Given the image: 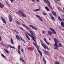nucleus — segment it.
Here are the masks:
<instances>
[{"instance_id": "1", "label": "nucleus", "mask_w": 64, "mask_h": 64, "mask_svg": "<svg viewBox=\"0 0 64 64\" xmlns=\"http://www.w3.org/2000/svg\"><path fill=\"white\" fill-rule=\"evenodd\" d=\"M22 25L25 28H26L27 29H28V30H29L30 32V33L31 34H32V35H33L34 37V38L35 39L36 38V37L35 36V34H33V32H32L31 30L29 28L28 26H27L26 25L24 24H22Z\"/></svg>"}, {"instance_id": "2", "label": "nucleus", "mask_w": 64, "mask_h": 64, "mask_svg": "<svg viewBox=\"0 0 64 64\" xmlns=\"http://www.w3.org/2000/svg\"><path fill=\"white\" fill-rule=\"evenodd\" d=\"M44 0L45 1V2L46 3V4H48V7H49L51 9H52L53 10V8L50 6V2H49L48 0Z\"/></svg>"}, {"instance_id": "3", "label": "nucleus", "mask_w": 64, "mask_h": 64, "mask_svg": "<svg viewBox=\"0 0 64 64\" xmlns=\"http://www.w3.org/2000/svg\"><path fill=\"white\" fill-rule=\"evenodd\" d=\"M54 40L55 42L54 46H58V44L59 43V41L58 40L55 38H54Z\"/></svg>"}, {"instance_id": "4", "label": "nucleus", "mask_w": 64, "mask_h": 64, "mask_svg": "<svg viewBox=\"0 0 64 64\" xmlns=\"http://www.w3.org/2000/svg\"><path fill=\"white\" fill-rule=\"evenodd\" d=\"M40 42H41V45L45 49H48V50H49V48H48L47 47H46V46L45 45V44H44V43H43V42H42V40L40 41Z\"/></svg>"}, {"instance_id": "5", "label": "nucleus", "mask_w": 64, "mask_h": 64, "mask_svg": "<svg viewBox=\"0 0 64 64\" xmlns=\"http://www.w3.org/2000/svg\"><path fill=\"white\" fill-rule=\"evenodd\" d=\"M18 12L20 13V15H21L22 17H26V15H25V14L23 13V12H22L21 11L18 10Z\"/></svg>"}, {"instance_id": "6", "label": "nucleus", "mask_w": 64, "mask_h": 64, "mask_svg": "<svg viewBox=\"0 0 64 64\" xmlns=\"http://www.w3.org/2000/svg\"><path fill=\"white\" fill-rule=\"evenodd\" d=\"M9 47L10 48H13V49H16V48L14 46H13L10 45H8L6 47V49H8Z\"/></svg>"}, {"instance_id": "7", "label": "nucleus", "mask_w": 64, "mask_h": 64, "mask_svg": "<svg viewBox=\"0 0 64 64\" xmlns=\"http://www.w3.org/2000/svg\"><path fill=\"white\" fill-rule=\"evenodd\" d=\"M43 51L44 52V53L46 55H49V52H48V51H46L45 50H44L43 49H42Z\"/></svg>"}, {"instance_id": "8", "label": "nucleus", "mask_w": 64, "mask_h": 64, "mask_svg": "<svg viewBox=\"0 0 64 64\" xmlns=\"http://www.w3.org/2000/svg\"><path fill=\"white\" fill-rule=\"evenodd\" d=\"M50 30L52 32H53L54 33V34H56V32L55 31V30H54L52 28H50Z\"/></svg>"}, {"instance_id": "9", "label": "nucleus", "mask_w": 64, "mask_h": 64, "mask_svg": "<svg viewBox=\"0 0 64 64\" xmlns=\"http://www.w3.org/2000/svg\"><path fill=\"white\" fill-rule=\"evenodd\" d=\"M37 48L38 51V52L39 53L41 56H42V54L41 52H40V50H39V46H38L37 47Z\"/></svg>"}, {"instance_id": "10", "label": "nucleus", "mask_w": 64, "mask_h": 64, "mask_svg": "<svg viewBox=\"0 0 64 64\" xmlns=\"http://www.w3.org/2000/svg\"><path fill=\"white\" fill-rule=\"evenodd\" d=\"M29 26L30 27H31L32 28V29H34L35 30H37V28H36L34 26H33L32 25H29Z\"/></svg>"}, {"instance_id": "11", "label": "nucleus", "mask_w": 64, "mask_h": 64, "mask_svg": "<svg viewBox=\"0 0 64 64\" xmlns=\"http://www.w3.org/2000/svg\"><path fill=\"white\" fill-rule=\"evenodd\" d=\"M8 17L9 18L10 22H12V19H13V18H12V16H11L9 14Z\"/></svg>"}, {"instance_id": "12", "label": "nucleus", "mask_w": 64, "mask_h": 64, "mask_svg": "<svg viewBox=\"0 0 64 64\" xmlns=\"http://www.w3.org/2000/svg\"><path fill=\"white\" fill-rule=\"evenodd\" d=\"M30 35H31V37L32 40H33L34 41L36 44H37V42H36V41L35 40V38H34V36H33V35H31V34H30Z\"/></svg>"}, {"instance_id": "13", "label": "nucleus", "mask_w": 64, "mask_h": 64, "mask_svg": "<svg viewBox=\"0 0 64 64\" xmlns=\"http://www.w3.org/2000/svg\"><path fill=\"white\" fill-rule=\"evenodd\" d=\"M51 12L52 14H53V15H54V16H57V15L56 14V12H54L53 10H51Z\"/></svg>"}, {"instance_id": "14", "label": "nucleus", "mask_w": 64, "mask_h": 64, "mask_svg": "<svg viewBox=\"0 0 64 64\" xmlns=\"http://www.w3.org/2000/svg\"><path fill=\"white\" fill-rule=\"evenodd\" d=\"M36 16L37 17H38V18H39L40 20V21H41L42 22L43 20H42V19L41 18V17H40V16L37 15H36Z\"/></svg>"}, {"instance_id": "15", "label": "nucleus", "mask_w": 64, "mask_h": 64, "mask_svg": "<svg viewBox=\"0 0 64 64\" xmlns=\"http://www.w3.org/2000/svg\"><path fill=\"white\" fill-rule=\"evenodd\" d=\"M16 39L18 40H19V41L20 40V36L19 37V36H18V35H16Z\"/></svg>"}, {"instance_id": "16", "label": "nucleus", "mask_w": 64, "mask_h": 64, "mask_svg": "<svg viewBox=\"0 0 64 64\" xmlns=\"http://www.w3.org/2000/svg\"><path fill=\"white\" fill-rule=\"evenodd\" d=\"M1 18L2 19V20L3 22H4V23H5V24H6V21L3 18L2 16L1 17Z\"/></svg>"}, {"instance_id": "17", "label": "nucleus", "mask_w": 64, "mask_h": 64, "mask_svg": "<svg viewBox=\"0 0 64 64\" xmlns=\"http://www.w3.org/2000/svg\"><path fill=\"white\" fill-rule=\"evenodd\" d=\"M48 33L49 35H52V32L50 30H48Z\"/></svg>"}, {"instance_id": "18", "label": "nucleus", "mask_w": 64, "mask_h": 64, "mask_svg": "<svg viewBox=\"0 0 64 64\" xmlns=\"http://www.w3.org/2000/svg\"><path fill=\"white\" fill-rule=\"evenodd\" d=\"M44 41L46 43V44H48V45L49 46V43H48V42H47V41H46V39L45 38H44Z\"/></svg>"}, {"instance_id": "19", "label": "nucleus", "mask_w": 64, "mask_h": 64, "mask_svg": "<svg viewBox=\"0 0 64 64\" xmlns=\"http://www.w3.org/2000/svg\"><path fill=\"white\" fill-rule=\"evenodd\" d=\"M4 7V4H1L0 3V8H2L3 7Z\"/></svg>"}, {"instance_id": "20", "label": "nucleus", "mask_w": 64, "mask_h": 64, "mask_svg": "<svg viewBox=\"0 0 64 64\" xmlns=\"http://www.w3.org/2000/svg\"><path fill=\"white\" fill-rule=\"evenodd\" d=\"M39 10H40V8H39L38 9H36L35 10H34V12H37V11H39Z\"/></svg>"}, {"instance_id": "21", "label": "nucleus", "mask_w": 64, "mask_h": 64, "mask_svg": "<svg viewBox=\"0 0 64 64\" xmlns=\"http://www.w3.org/2000/svg\"><path fill=\"white\" fill-rule=\"evenodd\" d=\"M20 38L21 40H22V41H23L24 42V43H26V42H25V40L22 39V38L21 36H20Z\"/></svg>"}, {"instance_id": "22", "label": "nucleus", "mask_w": 64, "mask_h": 64, "mask_svg": "<svg viewBox=\"0 0 64 64\" xmlns=\"http://www.w3.org/2000/svg\"><path fill=\"white\" fill-rule=\"evenodd\" d=\"M42 59H43V60L44 62V63L45 64H46V60H45V58L44 57H43L42 58Z\"/></svg>"}, {"instance_id": "23", "label": "nucleus", "mask_w": 64, "mask_h": 64, "mask_svg": "<svg viewBox=\"0 0 64 64\" xmlns=\"http://www.w3.org/2000/svg\"><path fill=\"white\" fill-rule=\"evenodd\" d=\"M21 60L22 61V62H24V60H23V58H20V61H21Z\"/></svg>"}, {"instance_id": "24", "label": "nucleus", "mask_w": 64, "mask_h": 64, "mask_svg": "<svg viewBox=\"0 0 64 64\" xmlns=\"http://www.w3.org/2000/svg\"><path fill=\"white\" fill-rule=\"evenodd\" d=\"M4 50L6 52V53H8V54H9V51L8 50H6V49H4Z\"/></svg>"}, {"instance_id": "25", "label": "nucleus", "mask_w": 64, "mask_h": 64, "mask_svg": "<svg viewBox=\"0 0 64 64\" xmlns=\"http://www.w3.org/2000/svg\"><path fill=\"white\" fill-rule=\"evenodd\" d=\"M10 41L12 44H14V42H13V39L12 38H11Z\"/></svg>"}, {"instance_id": "26", "label": "nucleus", "mask_w": 64, "mask_h": 64, "mask_svg": "<svg viewBox=\"0 0 64 64\" xmlns=\"http://www.w3.org/2000/svg\"><path fill=\"white\" fill-rule=\"evenodd\" d=\"M45 8L48 11H49V9L47 7V6H46L45 7Z\"/></svg>"}, {"instance_id": "27", "label": "nucleus", "mask_w": 64, "mask_h": 64, "mask_svg": "<svg viewBox=\"0 0 64 64\" xmlns=\"http://www.w3.org/2000/svg\"><path fill=\"white\" fill-rule=\"evenodd\" d=\"M26 37H27L28 40H30V38H29V36H28V35L26 34Z\"/></svg>"}, {"instance_id": "28", "label": "nucleus", "mask_w": 64, "mask_h": 64, "mask_svg": "<svg viewBox=\"0 0 64 64\" xmlns=\"http://www.w3.org/2000/svg\"><path fill=\"white\" fill-rule=\"evenodd\" d=\"M61 24L62 26L63 27L64 26V22H61Z\"/></svg>"}, {"instance_id": "29", "label": "nucleus", "mask_w": 64, "mask_h": 64, "mask_svg": "<svg viewBox=\"0 0 64 64\" xmlns=\"http://www.w3.org/2000/svg\"><path fill=\"white\" fill-rule=\"evenodd\" d=\"M58 20H60V21L62 22V20H61V18H60V16H58Z\"/></svg>"}, {"instance_id": "30", "label": "nucleus", "mask_w": 64, "mask_h": 64, "mask_svg": "<svg viewBox=\"0 0 64 64\" xmlns=\"http://www.w3.org/2000/svg\"><path fill=\"white\" fill-rule=\"evenodd\" d=\"M5 2H6V4L7 5L9 6V4L8 3V2H7V0H5Z\"/></svg>"}, {"instance_id": "31", "label": "nucleus", "mask_w": 64, "mask_h": 64, "mask_svg": "<svg viewBox=\"0 0 64 64\" xmlns=\"http://www.w3.org/2000/svg\"><path fill=\"white\" fill-rule=\"evenodd\" d=\"M1 55L2 56L3 58H6V57H5V56H4V55H3V54H1Z\"/></svg>"}, {"instance_id": "32", "label": "nucleus", "mask_w": 64, "mask_h": 64, "mask_svg": "<svg viewBox=\"0 0 64 64\" xmlns=\"http://www.w3.org/2000/svg\"><path fill=\"white\" fill-rule=\"evenodd\" d=\"M54 49L56 50L58 49V46H56V47L54 48Z\"/></svg>"}, {"instance_id": "33", "label": "nucleus", "mask_w": 64, "mask_h": 64, "mask_svg": "<svg viewBox=\"0 0 64 64\" xmlns=\"http://www.w3.org/2000/svg\"><path fill=\"white\" fill-rule=\"evenodd\" d=\"M55 64H60V63H59V62L56 61V62Z\"/></svg>"}, {"instance_id": "34", "label": "nucleus", "mask_w": 64, "mask_h": 64, "mask_svg": "<svg viewBox=\"0 0 64 64\" xmlns=\"http://www.w3.org/2000/svg\"><path fill=\"white\" fill-rule=\"evenodd\" d=\"M42 14L43 15H47V13H46L43 12L42 13Z\"/></svg>"}, {"instance_id": "35", "label": "nucleus", "mask_w": 64, "mask_h": 64, "mask_svg": "<svg viewBox=\"0 0 64 64\" xmlns=\"http://www.w3.org/2000/svg\"><path fill=\"white\" fill-rule=\"evenodd\" d=\"M18 52L20 55H21V52H20L19 50H18Z\"/></svg>"}, {"instance_id": "36", "label": "nucleus", "mask_w": 64, "mask_h": 64, "mask_svg": "<svg viewBox=\"0 0 64 64\" xmlns=\"http://www.w3.org/2000/svg\"><path fill=\"white\" fill-rule=\"evenodd\" d=\"M59 44L60 46L59 47H62V44H61V43H60Z\"/></svg>"}, {"instance_id": "37", "label": "nucleus", "mask_w": 64, "mask_h": 64, "mask_svg": "<svg viewBox=\"0 0 64 64\" xmlns=\"http://www.w3.org/2000/svg\"><path fill=\"white\" fill-rule=\"evenodd\" d=\"M51 18L53 20H55V19H54V17H53V16H52L51 17Z\"/></svg>"}, {"instance_id": "38", "label": "nucleus", "mask_w": 64, "mask_h": 64, "mask_svg": "<svg viewBox=\"0 0 64 64\" xmlns=\"http://www.w3.org/2000/svg\"><path fill=\"white\" fill-rule=\"evenodd\" d=\"M20 46H18V50H20Z\"/></svg>"}, {"instance_id": "39", "label": "nucleus", "mask_w": 64, "mask_h": 64, "mask_svg": "<svg viewBox=\"0 0 64 64\" xmlns=\"http://www.w3.org/2000/svg\"><path fill=\"white\" fill-rule=\"evenodd\" d=\"M16 23H17L18 24H19V25H20L21 24H20V22H18V21H17L16 22Z\"/></svg>"}, {"instance_id": "40", "label": "nucleus", "mask_w": 64, "mask_h": 64, "mask_svg": "<svg viewBox=\"0 0 64 64\" xmlns=\"http://www.w3.org/2000/svg\"><path fill=\"white\" fill-rule=\"evenodd\" d=\"M42 34H45V31L42 30Z\"/></svg>"}, {"instance_id": "41", "label": "nucleus", "mask_w": 64, "mask_h": 64, "mask_svg": "<svg viewBox=\"0 0 64 64\" xmlns=\"http://www.w3.org/2000/svg\"><path fill=\"white\" fill-rule=\"evenodd\" d=\"M33 44L35 46H36L37 44L35 43V42H33Z\"/></svg>"}, {"instance_id": "42", "label": "nucleus", "mask_w": 64, "mask_h": 64, "mask_svg": "<svg viewBox=\"0 0 64 64\" xmlns=\"http://www.w3.org/2000/svg\"><path fill=\"white\" fill-rule=\"evenodd\" d=\"M54 1L56 3H57V4H58V2L57 1H56L55 0H54Z\"/></svg>"}, {"instance_id": "43", "label": "nucleus", "mask_w": 64, "mask_h": 64, "mask_svg": "<svg viewBox=\"0 0 64 64\" xmlns=\"http://www.w3.org/2000/svg\"><path fill=\"white\" fill-rule=\"evenodd\" d=\"M20 28L21 30H24V29L23 28H22V27H20Z\"/></svg>"}, {"instance_id": "44", "label": "nucleus", "mask_w": 64, "mask_h": 64, "mask_svg": "<svg viewBox=\"0 0 64 64\" xmlns=\"http://www.w3.org/2000/svg\"><path fill=\"white\" fill-rule=\"evenodd\" d=\"M59 28L60 29V30H63V29H62V28H61V27L60 26L59 27Z\"/></svg>"}, {"instance_id": "45", "label": "nucleus", "mask_w": 64, "mask_h": 64, "mask_svg": "<svg viewBox=\"0 0 64 64\" xmlns=\"http://www.w3.org/2000/svg\"><path fill=\"white\" fill-rule=\"evenodd\" d=\"M49 14L50 15V17H51L52 16V14Z\"/></svg>"}, {"instance_id": "46", "label": "nucleus", "mask_w": 64, "mask_h": 64, "mask_svg": "<svg viewBox=\"0 0 64 64\" xmlns=\"http://www.w3.org/2000/svg\"><path fill=\"white\" fill-rule=\"evenodd\" d=\"M13 1H14V0H10V1L12 3H13Z\"/></svg>"}, {"instance_id": "47", "label": "nucleus", "mask_w": 64, "mask_h": 64, "mask_svg": "<svg viewBox=\"0 0 64 64\" xmlns=\"http://www.w3.org/2000/svg\"><path fill=\"white\" fill-rule=\"evenodd\" d=\"M21 51L22 52H24V50H23V49H22Z\"/></svg>"}, {"instance_id": "48", "label": "nucleus", "mask_w": 64, "mask_h": 64, "mask_svg": "<svg viewBox=\"0 0 64 64\" xmlns=\"http://www.w3.org/2000/svg\"><path fill=\"white\" fill-rule=\"evenodd\" d=\"M0 40L1 41L2 40V38H1V36L0 35Z\"/></svg>"}, {"instance_id": "49", "label": "nucleus", "mask_w": 64, "mask_h": 64, "mask_svg": "<svg viewBox=\"0 0 64 64\" xmlns=\"http://www.w3.org/2000/svg\"><path fill=\"white\" fill-rule=\"evenodd\" d=\"M34 3H35V0H31Z\"/></svg>"}, {"instance_id": "50", "label": "nucleus", "mask_w": 64, "mask_h": 64, "mask_svg": "<svg viewBox=\"0 0 64 64\" xmlns=\"http://www.w3.org/2000/svg\"><path fill=\"white\" fill-rule=\"evenodd\" d=\"M36 1H37V2H40V1H39V0H36Z\"/></svg>"}, {"instance_id": "51", "label": "nucleus", "mask_w": 64, "mask_h": 64, "mask_svg": "<svg viewBox=\"0 0 64 64\" xmlns=\"http://www.w3.org/2000/svg\"><path fill=\"white\" fill-rule=\"evenodd\" d=\"M20 10L22 11V12H24V11L23 10H22V9H20Z\"/></svg>"}, {"instance_id": "52", "label": "nucleus", "mask_w": 64, "mask_h": 64, "mask_svg": "<svg viewBox=\"0 0 64 64\" xmlns=\"http://www.w3.org/2000/svg\"><path fill=\"white\" fill-rule=\"evenodd\" d=\"M16 13L17 14H19V13L18 12H16Z\"/></svg>"}, {"instance_id": "53", "label": "nucleus", "mask_w": 64, "mask_h": 64, "mask_svg": "<svg viewBox=\"0 0 64 64\" xmlns=\"http://www.w3.org/2000/svg\"><path fill=\"white\" fill-rule=\"evenodd\" d=\"M1 44L2 45V46H4V44L2 43Z\"/></svg>"}, {"instance_id": "54", "label": "nucleus", "mask_w": 64, "mask_h": 64, "mask_svg": "<svg viewBox=\"0 0 64 64\" xmlns=\"http://www.w3.org/2000/svg\"><path fill=\"white\" fill-rule=\"evenodd\" d=\"M20 20H21L22 21V22H23V23H24V22H23V21L22 20H21V19H20Z\"/></svg>"}, {"instance_id": "55", "label": "nucleus", "mask_w": 64, "mask_h": 64, "mask_svg": "<svg viewBox=\"0 0 64 64\" xmlns=\"http://www.w3.org/2000/svg\"><path fill=\"white\" fill-rule=\"evenodd\" d=\"M14 31H15V32H16V33L17 32V30H14Z\"/></svg>"}, {"instance_id": "56", "label": "nucleus", "mask_w": 64, "mask_h": 64, "mask_svg": "<svg viewBox=\"0 0 64 64\" xmlns=\"http://www.w3.org/2000/svg\"><path fill=\"white\" fill-rule=\"evenodd\" d=\"M34 50V48H32V50Z\"/></svg>"}, {"instance_id": "57", "label": "nucleus", "mask_w": 64, "mask_h": 64, "mask_svg": "<svg viewBox=\"0 0 64 64\" xmlns=\"http://www.w3.org/2000/svg\"><path fill=\"white\" fill-rule=\"evenodd\" d=\"M27 33L28 34V35H29V33L28 32H27Z\"/></svg>"}, {"instance_id": "58", "label": "nucleus", "mask_w": 64, "mask_h": 64, "mask_svg": "<svg viewBox=\"0 0 64 64\" xmlns=\"http://www.w3.org/2000/svg\"><path fill=\"white\" fill-rule=\"evenodd\" d=\"M60 4V5H61V3H58V4Z\"/></svg>"}, {"instance_id": "59", "label": "nucleus", "mask_w": 64, "mask_h": 64, "mask_svg": "<svg viewBox=\"0 0 64 64\" xmlns=\"http://www.w3.org/2000/svg\"><path fill=\"white\" fill-rule=\"evenodd\" d=\"M16 33L17 34H18V32H17Z\"/></svg>"}, {"instance_id": "60", "label": "nucleus", "mask_w": 64, "mask_h": 64, "mask_svg": "<svg viewBox=\"0 0 64 64\" xmlns=\"http://www.w3.org/2000/svg\"><path fill=\"white\" fill-rule=\"evenodd\" d=\"M36 56H38V54H36Z\"/></svg>"}, {"instance_id": "61", "label": "nucleus", "mask_w": 64, "mask_h": 64, "mask_svg": "<svg viewBox=\"0 0 64 64\" xmlns=\"http://www.w3.org/2000/svg\"><path fill=\"white\" fill-rule=\"evenodd\" d=\"M49 40H51V38H49Z\"/></svg>"}, {"instance_id": "62", "label": "nucleus", "mask_w": 64, "mask_h": 64, "mask_svg": "<svg viewBox=\"0 0 64 64\" xmlns=\"http://www.w3.org/2000/svg\"><path fill=\"white\" fill-rule=\"evenodd\" d=\"M29 35V36H30V37H31V36H30V34H29V35Z\"/></svg>"}, {"instance_id": "63", "label": "nucleus", "mask_w": 64, "mask_h": 64, "mask_svg": "<svg viewBox=\"0 0 64 64\" xmlns=\"http://www.w3.org/2000/svg\"><path fill=\"white\" fill-rule=\"evenodd\" d=\"M62 20H63V21H64V18H63Z\"/></svg>"}, {"instance_id": "64", "label": "nucleus", "mask_w": 64, "mask_h": 64, "mask_svg": "<svg viewBox=\"0 0 64 64\" xmlns=\"http://www.w3.org/2000/svg\"><path fill=\"white\" fill-rule=\"evenodd\" d=\"M63 11H62V12H63Z\"/></svg>"}]
</instances>
